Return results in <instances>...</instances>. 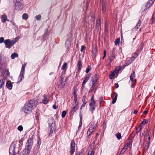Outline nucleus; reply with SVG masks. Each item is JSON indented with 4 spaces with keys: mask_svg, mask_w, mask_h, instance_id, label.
Here are the masks:
<instances>
[{
    "mask_svg": "<svg viewBox=\"0 0 155 155\" xmlns=\"http://www.w3.org/2000/svg\"><path fill=\"white\" fill-rule=\"evenodd\" d=\"M35 106V101L31 100L26 102L22 107V110L27 115L30 114Z\"/></svg>",
    "mask_w": 155,
    "mask_h": 155,
    "instance_id": "nucleus-1",
    "label": "nucleus"
},
{
    "mask_svg": "<svg viewBox=\"0 0 155 155\" xmlns=\"http://www.w3.org/2000/svg\"><path fill=\"white\" fill-rule=\"evenodd\" d=\"M48 123L50 130V134L55 133L56 129L55 121L52 118H49L48 120Z\"/></svg>",
    "mask_w": 155,
    "mask_h": 155,
    "instance_id": "nucleus-2",
    "label": "nucleus"
},
{
    "mask_svg": "<svg viewBox=\"0 0 155 155\" xmlns=\"http://www.w3.org/2000/svg\"><path fill=\"white\" fill-rule=\"evenodd\" d=\"M15 8L18 11L20 10L23 7V1L22 0H14Z\"/></svg>",
    "mask_w": 155,
    "mask_h": 155,
    "instance_id": "nucleus-3",
    "label": "nucleus"
},
{
    "mask_svg": "<svg viewBox=\"0 0 155 155\" xmlns=\"http://www.w3.org/2000/svg\"><path fill=\"white\" fill-rule=\"evenodd\" d=\"M33 138H29L26 142L25 147H27L28 150H31L33 146Z\"/></svg>",
    "mask_w": 155,
    "mask_h": 155,
    "instance_id": "nucleus-4",
    "label": "nucleus"
},
{
    "mask_svg": "<svg viewBox=\"0 0 155 155\" xmlns=\"http://www.w3.org/2000/svg\"><path fill=\"white\" fill-rule=\"evenodd\" d=\"M92 124L93 123L91 124V125H92ZM96 124H94V123L93 125L89 127V129L87 132V134L88 135V136H90L94 131L96 130Z\"/></svg>",
    "mask_w": 155,
    "mask_h": 155,
    "instance_id": "nucleus-5",
    "label": "nucleus"
},
{
    "mask_svg": "<svg viewBox=\"0 0 155 155\" xmlns=\"http://www.w3.org/2000/svg\"><path fill=\"white\" fill-rule=\"evenodd\" d=\"M75 143L74 140L71 141V143L70 151L71 155H73L75 152Z\"/></svg>",
    "mask_w": 155,
    "mask_h": 155,
    "instance_id": "nucleus-6",
    "label": "nucleus"
},
{
    "mask_svg": "<svg viewBox=\"0 0 155 155\" xmlns=\"http://www.w3.org/2000/svg\"><path fill=\"white\" fill-rule=\"evenodd\" d=\"M25 71V68H21V72L18 77V79L20 80L18 82V83L22 81V79H24Z\"/></svg>",
    "mask_w": 155,
    "mask_h": 155,
    "instance_id": "nucleus-7",
    "label": "nucleus"
},
{
    "mask_svg": "<svg viewBox=\"0 0 155 155\" xmlns=\"http://www.w3.org/2000/svg\"><path fill=\"white\" fill-rule=\"evenodd\" d=\"M4 43L5 45V48L9 49L12 47L10 39H7L5 40L4 41Z\"/></svg>",
    "mask_w": 155,
    "mask_h": 155,
    "instance_id": "nucleus-8",
    "label": "nucleus"
},
{
    "mask_svg": "<svg viewBox=\"0 0 155 155\" xmlns=\"http://www.w3.org/2000/svg\"><path fill=\"white\" fill-rule=\"evenodd\" d=\"M96 27L98 30L101 28V18H98L96 22Z\"/></svg>",
    "mask_w": 155,
    "mask_h": 155,
    "instance_id": "nucleus-9",
    "label": "nucleus"
},
{
    "mask_svg": "<svg viewBox=\"0 0 155 155\" xmlns=\"http://www.w3.org/2000/svg\"><path fill=\"white\" fill-rule=\"evenodd\" d=\"M117 97V94L116 93L114 92L111 95V97L113 99V101L112 103L113 104H114L116 102Z\"/></svg>",
    "mask_w": 155,
    "mask_h": 155,
    "instance_id": "nucleus-10",
    "label": "nucleus"
},
{
    "mask_svg": "<svg viewBox=\"0 0 155 155\" xmlns=\"http://www.w3.org/2000/svg\"><path fill=\"white\" fill-rule=\"evenodd\" d=\"M135 78V72L134 71H133V73L131 74L130 77V81H131V83L132 85L136 81V79H134Z\"/></svg>",
    "mask_w": 155,
    "mask_h": 155,
    "instance_id": "nucleus-11",
    "label": "nucleus"
},
{
    "mask_svg": "<svg viewBox=\"0 0 155 155\" xmlns=\"http://www.w3.org/2000/svg\"><path fill=\"white\" fill-rule=\"evenodd\" d=\"M95 102H91L90 103L89 105L90 106V110L93 113V111L95 110Z\"/></svg>",
    "mask_w": 155,
    "mask_h": 155,
    "instance_id": "nucleus-12",
    "label": "nucleus"
},
{
    "mask_svg": "<svg viewBox=\"0 0 155 155\" xmlns=\"http://www.w3.org/2000/svg\"><path fill=\"white\" fill-rule=\"evenodd\" d=\"M1 20L2 21L3 23L5 22L6 21H8L9 19L7 18V17L5 14H4L1 16Z\"/></svg>",
    "mask_w": 155,
    "mask_h": 155,
    "instance_id": "nucleus-13",
    "label": "nucleus"
},
{
    "mask_svg": "<svg viewBox=\"0 0 155 155\" xmlns=\"http://www.w3.org/2000/svg\"><path fill=\"white\" fill-rule=\"evenodd\" d=\"M31 150H29L27 147H25L22 152L23 155H29L31 152Z\"/></svg>",
    "mask_w": 155,
    "mask_h": 155,
    "instance_id": "nucleus-14",
    "label": "nucleus"
},
{
    "mask_svg": "<svg viewBox=\"0 0 155 155\" xmlns=\"http://www.w3.org/2000/svg\"><path fill=\"white\" fill-rule=\"evenodd\" d=\"M98 80V77L97 74H95L92 78L91 81L92 82V84H95L96 82Z\"/></svg>",
    "mask_w": 155,
    "mask_h": 155,
    "instance_id": "nucleus-15",
    "label": "nucleus"
},
{
    "mask_svg": "<svg viewBox=\"0 0 155 155\" xmlns=\"http://www.w3.org/2000/svg\"><path fill=\"white\" fill-rule=\"evenodd\" d=\"M6 86L7 88H8L10 90H11L12 89L13 85L10 81L7 82L6 84Z\"/></svg>",
    "mask_w": 155,
    "mask_h": 155,
    "instance_id": "nucleus-16",
    "label": "nucleus"
},
{
    "mask_svg": "<svg viewBox=\"0 0 155 155\" xmlns=\"http://www.w3.org/2000/svg\"><path fill=\"white\" fill-rule=\"evenodd\" d=\"M14 143V142H13L12 143L10 147H9V152H10V151H12V153H13L12 155H16V153L15 150L14 149H13L12 147V145H13V143Z\"/></svg>",
    "mask_w": 155,
    "mask_h": 155,
    "instance_id": "nucleus-17",
    "label": "nucleus"
},
{
    "mask_svg": "<svg viewBox=\"0 0 155 155\" xmlns=\"http://www.w3.org/2000/svg\"><path fill=\"white\" fill-rule=\"evenodd\" d=\"M78 105L74 104V106L72 108L71 113H73V114H74L78 108Z\"/></svg>",
    "mask_w": 155,
    "mask_h": 155,
    "instance_id": "nucleus-18",
    "label": "nucleus"
},
{
    "mask_svg": "<svg viewBox=\"0 0 155 155\" xmlns=\"http://www.w3.org/2000/svg\"><path fill=\"white\" fill-rule=\"evenodd\" d=\"M115 58V55L114 51L112 52V54L109 57L110 62L111 63L112 61Z\"/></svg>",
    "mask_w": 155,
    "mask_h": 155,
    "instance_id": "nucleus-19",
    "label": "nucleus"
},
{
    "mask_svg": "<svg viewBox=\"0 0 155 155\" xmlns=\"http://www.w3.org/2000/svg\"><path fill=\"white\" fill-rule=\"evenodd\" d=\"M5 81V78H1L0 80V89L2 88Z\"/></svg>",
    "mask_w": 155,
    "mask_h": 155,
    "instance_id": "nucleus-20",
    "label": "nucleus"
},
{
    "mask_svg": "<svg viewBox=\"0 0 155 155\" xmlns=\"http://www.w3.org/2000/svg\"><path fill=\"white\" fill-rule=\"evenodd\" d=\"M82 64L81 62V61L80 59H79L78 61V71H81V68H82Z\"/></svg>",
    "mask_w": 155,
    "mask_h": 155,
    "instance_id": "nucleus-21",
    "label": "nucleus"
},
{
    "mask_svg": "<svg viewBox=\"0 0 155 155\" xmlns=\"http://www.w3.org/2000/svg\"><path fill=\"white\" fill-rule=\"evenodd\" d=\"M102 7V11L103 12H104L106 11V7L107 6V3H103L101 4Z\"/></svg>",
    "mask_w": 155,
    "mask_h": 155,
    "instance_id": "nucleus-22",
    "label": "nucleus"
},
{
    "mask_svg": "<svg viewBox=\"0 0 155 155\" xmlns=\"http://www.w3.org/2000/svg\"><path fill=\"white\" fill-rule=\"evenodd\" d=\"M44 99L42 100V103L44 104H47L49 100L46 97L45 95H44Z\"/></svg>",
    "mask_w": 155,
    "mask_h": 155,
    "instance_id": "nucleus-23",
    "label": "nucleus"
},
{
    "mask_svg": "<svg viewBox=\"0 0 155 155\" xmlns=\"http://www.w3.org/2000/svg\"><path fill=\"white\" fill-rule=\"evenodd\" d=\"M122 68L121 67H118L116 68L114 70L116 74V76H117L119 72L120 71Z\"/></svg>",
    "mask_w": 155,
    "mask_h": 155,
    "instance_id": "nucleus-24",
    "label": "nucleus"
},
{
    "mask_svg": "<svg viewBox=\"0 0 155 155\" xmlns=\"http://www.w3.org/2000/svg\"><path fill=\"white\" fill-rule=\"evenodd\" d=\"M63 77L61 76L60 77V81H61V83L60 84V86H61L62 87H63L65 85V84H64L63 81Z\"/></svg>",
    "mask_w": 155,
    "mask_h": 155,
    "instance_id": "nucleus-25",
    "label": "nucleus"
},
{
    "mask_svg": "<svg viewBox=\"0 0 155 155\" xmlns=\"http://www.w3.org/2000/svg\"><path fill=\"white\" fill-rule=\"evenodd\" d=\"M108 25L107 24L105 25V27L104 29V32L106 35H107L108 33Z\"/></svg>",
    "mask_w": 155,
    "mask_h": 155,
    "instance_id": "nucleus-26",
    "label": "nucleus"
},
{
    "mask_svg": "<svg viewBox=\"0 0 155 155\" xmlns=\"http://www.w3.org/2000/svg\"><path fill=\"white\" fill-rule=\"evenodd\" d=\"M11 57L12 59H14L15 58L18 57V54L17 53L15 52L12 54Z\"/></svg>",
    "mask_w": 155,
    "mask_h": 155,
    "instance_id": "nucleus-27",
    "label": "nucleus"
},
{
    "mask_svg": "<svg viewBox=\"0 0 155 155\" xmlns=\"http://www.w3.org/2000/svg\"><path fill=\"white\" fill-rule=\"evenodd\" d=\"M142 126L141 125H140L139 127L137 128L136 129V132L137 134L142 129Z\"/></svg>",
    "mask_w": 155,
    "mask_h": 155,
    "instance_id": "nucleus-28",
    "label": "nucleus"
},
{
    "mask_svg": "<svg viewBox=\"0 0 155 155\" xmlns=\"http://www.w3.org/2000/svg\"><path fill=\"white\" fill-rule=\"evenodd\" d=\"M67 63H64L63 65H62L61 68V69H62L63 71H66L67 69Z\"/></svg>",
    "mask_w": 155,
    "mask_h": 155,
    "instance_id": "nucleus-29",
    "label": "nucleus"
},
{
    "mask_svg": "<svg viewBox=\"0 0 155 155\" xmlns=\"http://www.w3.org/2000/svg\"><path fill=\"white\" fill-rule=\"evenodd\" d=\"M28 14L25 13H24L22 16V18L24 20H26L28 18Z\"/></svg>",
    "mask_w": 155,
    "mask_h": 155,
    "instance_id": "nucleus-30",
    "label": "nucleus"
},
{
    "mask_svg": "<svg viewBox=\"0 0 155 155\" xmlns=\"http://www.w3.org/2000/svg\"><path fill=\"white\" fill-rule=\"evenodd\" d=\"M115 136L119 140L121 138V135L120 133L118 132L115 134Z\"/></svg>",
    "mask_w": 155,
    "mask_h": 155,
    "instance_id": "nucleus-31",
    "label": "nucleus"
},
{
    "mask_svg": "<svg viewBox=\"0 0 155 155\" xmlns=\"http://www.w3.org/2000/svg\"><path fill=\"white\" fill-rule=\"evenodd\" d=\"M91 75L89 74H86L85 77V78L84 79V81H85L87 82L89 80L90 77Z\"/></svg>",
    "mask_w": 155,
    "mask_h": 155,
    "instance_id": "nucleus-32",
    "label": "nucleus"
},
{
    "mask_svg": "<svg viewBox=\"0 0 155 155\" xmlns=\"http://www.w3.org/2000/svg\"><path fill=\"white\" fill-rule=\"evenodd\" d=\"M141 20H139L135 27L136 29H137L141 25Z\"/></svg>",
    "mask_w": 155,
    "mask_h": 155,
    "instance_id": "nucleus-33",
    "label": "nucleus"
},
{
    "mask_svg": "<svg viewBox=\"0 0 155 155\" xmlns=\"http://www.w3.org/2000/svg\"><path fill=\"white\" fill-rule=\"evenodd\" d=\"M84 153L82 150L79 151L78 153H76L75 155H84Z\"/></svg>",
    "mask_w": 155,
    "mask_h": 155,
    "instance_id": "nucleus-34",
    "label": "nucleus"
},
{
    "mask_svg": "<svg viewBox=\"0 0 155 155\" xmlns=\"http://www.w3.org/2000/svg\"><path fill=\"white\" fill-rule=\"evenodd\" d=\"M65 44L66 46L69 47L71 45L70 41L68 40H67L66 41Z\"/></svg>",
    "mask_w": 155,
    "mask_h": 155,
    "instance_id": "nucleus-35",
    "label": "nucleus"
},
{
    "mask_svg": "<svg viewBox=\"0 0 155 155\" xmlns=\"http://www.w3.org/2000/svg\"><path fill=\"white\" fill-rule=\"evenodd\" d=\"M151 5H150V4L149 3V2H147V4L146 6V8L144 10V11H145V10H147V9H148Z\"/></svg>",
    "mask_w": 155,
    "mask_h": 155,
    "instance_id": "nucleus-36",
    "label": "nucleus"
},
{
    "mask_svg": "<svg viewBox=\"0 0 155 155\" xmlns=\"http://www.w3.org/2000/svg\"><path fill=\"white\" fill-rule=\"evenodd\" d=\"M136 57L134 56L133 57L131 58L129 60V63L127 64V65L130 64L131 62H133V61L135 59Z\"/></svg>",
    "mask_w": 155,
    "mask_h": 155,
    "instance_id": "nucleus-37",
    "label": "nucleus"
},
{
    "mask_svg": "<svg viewBox=\"0 0 155 155\" xmlns=\"http://www.w3.org/2000/svg\"><path fill=\"white\" fill-rule=\"evenodd\" d=\"M66 113H67L66 111L65 110H64V111H63L62 113V114H61V117H63V118L64 117L66 114Z\"/></svg>",
    "mask_w": 155,
    "mask_h": 155,
    "instance_id": "nucleus-38",
    "label": "nucleus"
},
{
    "mask_svg": "<svg viewBox=\"0 0 155 155\" xmlns=\"http://www.w3.org/2000/svg\"><path fill=\"white\" fill-rule=\"evenodd\" d=\"M91 69V67L89 65L87 68L86 70V72L87 73L89 72L90 71Z\"/></svg>",
    "mask_w": 155,
    "mask_h": 155,
    "instance_id": "nucleus-39",
    "label": "nucleus"
},
{
    "mask_svg": "<svg viewBox=\"0 0 155 155\" xmlns=\"http://www.w3.org/2000/svg\"><path fill=\"white\" fill-rule=\"evenodd\" d=\"M74 104L78 105L79 103L77 101V97H74Z\"/></svg>",
    "mask_w": 155,
    "mask_h": 155,
    "instance_id": "nucleus-40",
    "label": "nucleus"
},
{
    "mask_svg": "<svg viewBox=\"0 0 155 155\" xmlns=\"http://www.w3.org/2000/svg\"><path fill=\"white\" fill-rule=\"evenodd\" d=\"M41 143V140L40 137H38V142L37 144L38 145L40 146Z\"/></svg>",
    "mask_w": 155,
    "mask_h": 155,
    "instance_id": "nucleus-41",
    "label": "nucleus"
},
{
    "mask_svg": "<svg viewBox=\"0 0 155 155\" xmlns=\"http://www.w3.org/2000/svg\"><path fill=\"white\" fill-rule=\"evenodd\" d=\"M18 130L20 131H21L23 130V127L21 125H20L18 127Z\"/></svg>",
    "mask_w": 155,
    "mask_h": 155,
    "instance_id": "nucleus-42",
    "label": "nucleus"
},
{
    "mask_svg": "<svg viewBox=\"0 0 155 155\" xmlns=\"http://www.w3.org/2000/svg\"><path fill=\"white\" fill-rule=\"evenodd\" d=\"M17 143V142L16 141L15 143L14 144L13 143L12 145V147L13 149H14L15 150L17 148L16 147V144Z\"/></svg>",
    "mask_w": 155,
    "mask_h": 155,
    "instance_id": "nucleus-43",
    "label": "nucleus"
},
{
    "mask_svg": "<svg viewBox=\"0 0 155 155\" xmlns=\"http://www.w3.org/2000/svg\"><path fill=\"white\" fill-rule=\"evenodd\" d=\"M38 20H39L41 19V16L40 15H37L35 17Z\"/></svg>",
    "mask_w": 155,
    "mask_h": 155,
    "instance_id": "nucleus-44",
    "label": "nucleus"
},
{
    "mask_svg": "<svg viewBox=\"0 0 155 155\" xmlns=\"http://www.w3.org/2000/svg\"><path fill=\"white\" fill-rule=\"evenodd\" d=\"M120 42V39L119 38H117L116 39L115 41V44L116 45H117V44H119Z\"/></svg>",
    "mask_w": 155,
    "mask_h": 155,
    "instance_id": "nucleus-45",
    "label": "nucleus"
},
{
    "mask_svg": "<svg viewBox=\"0 0 155 155\" xmlns=\"http://www.w3.org/2000/svg\"><path fill=\"white\" fill-rule=\"evenodd\" d=\"M87 101H84L83 102L82 104L81 105V107L80 108V110H81L82 107H85V105L86 104Z\"/></svg>",
    "mask_w": 155,
    "mask_h": 155,
    "instance_id": "nucleus-46",
    "label": "nucleus"
},
{
    "mask_svg": "<svg viewBox=\"0 0 155 155\" xmlns=\"http://www.w3.org/2000/svg\"><path fill=\"white\" fill-rule=\"evenodd\" d=\"M142 45H140L139 48L137 49V51L139 52H140L142 50Z\"/></svg>",
    "mask_w": 155,
    "mask_h": 155,
    "instance_id": "nucleus-47",
    "label": "nucleus"
},
{
    "mask_svg": "<svg viewBox=\"0 0 155 155\" xmlns=\"http://www.w3.org/2000/svg\"><path fill=\"white\" fill-rule=\"evenodd\" d=\"M15 43V41L14 40H13L12 41L11 40V47H12Z\"/></svg>",
    "mask_w": 155,
    "mask_h": 155,
    "instance_id": "nucleus-48",
    "label": "nucleus"
},
{
    "mask_svg": "<svg viewBox=\"0 0 155 155\" xmlns=\"http://www.w3.org/2000/svg\"><path fill=\"white\" fill-rule=\"evenodd\" d=\"M92 51L93 54L94 55L95 54H96L97 52V51L96 48H94L93 49Z\"/></svg>",
    "mask_w": 155,
    "mask_h": 155,
    "instance_id": "nucleus-49",
    "label": "nucleus"
},
{
    "mask_svg": "<svg viewBox=\"0 0 155 155\" xmlns=\"http://www.w3.org/2000/svg\"><path fill=\"white\" fill-rule=\"evenodd\" d=\"M5 41L4 38L3 37H1L0 38V43H2L3 42L4 43V41Z\"/></svg>",
    "mask_w": 155,
    "mask_h": 155,
    "instance_id": "nucleus-50",
    "label": "nucleus"
},
{
    "mask_svg": "<svg viewBox=\"0 0 155 155\" xmlns=\"http://www.w3.org/2000/svg\"><path fill=\"white\" fill-rule=\"evenodd\" d=\"M147 122V120L146 119H144L143 121L141 122V124H145Z\"/></svg>",
    "mask_w": 155,
    "mask_h": 155,
    "instance_id": "nucleus-51",
    "label": "nucleus"
},
{
    "mask_svg": "<svg viewBox=\"0 0 155 155\" xmlns=\"http://www.w3.org/2000/svg\"><path fill=\"white\" fill-rule=\"evenodd\" d=\"M86 48V47L84 45H82L81 48V51L83 52Z\"/></svg>",
    "mask_w": 155,
    "mask_h": 155,
    "instance_id": "nucleus-52",
    "label": "nucleus"
},
{
    "mask_svg": "<svg viewBox=\"0 0 155 155\" xmlns=\"http://www.w3.org/2000/svg\"><path fill=\"white\" fill-rule=\"evenodd\" d=\"M94 85V84H92V86L91 87L90 89V91H93L94 90V89L95 87Z\"/></svg>",
    "mask_w": 155,
    "mask_h": 155,
    "instance_id": "nucleus-53",
    "label": "nucleus"
},
{
    "mask_svg": "<svg viewBox=\"0 0 155 155\" xmlns=\"http://www.w3.org/2000/svg\"><path fill=\"white\" fill-rule=\"evenodd\" d=\"M154 1L155 0H150L148 2L150 4V5H152L153 4Z\"/></svg>",
    "mask_w": 155,
    "mask_h": 155,
    "instance_id": "nucleus-54",
    "label": "nucleus"
},
{
    "mask_svg": "<svg viewBox=\"0 0 155 155\" xmlns=\"http://www.w3.org/2000/svg\"><path fill=\"white\" fill-rule=\"evenodd\" d=\"M87 82V81L84 80V81L82 83V88H84V85L86 84V83Z\"/></svg>",
    "mask_w": 155,
    "mask_h": 155,
    "instance_id": "nucleus-55",
    "label": "nucleus"
},
{
    "mask_svg": "<svg viewBox=\"0 0 155 155\" xmlns=\"http://www.w3.org/2000/svg\"><path fill=\"white\" fill-rule=\"evenodd\" d=\"M87 82V81L84 80V81L82 83V88H84V85L86 84V83Z\"/></svg>",
    "mask_w": 155,
    "mask_h": 155,
    "instance_id": "nucleus-56",
    "label": "nucleus"
},
{
    "mask_svg": "<svg viewBox=\"0 0 155 155\" xmlns=\"http://www.w3.org/2000/svg\"><path fill=\"white\" fill-rule=\"evenodd\" d=\"M100 4H102L103 3H107V2H105L104 0H100Z\"/></svg>",
    "mask_w": 155,
    "mask_h": 155,
    "instance_id": "nucleus-57",
    "label": "nucleus"
},
{
    "mask_svg": "<svg viewBox=\"0 0 155 155\" xmlns=\"http://www.w3.org/2000/svg\"><path fill=\"white\" fill-rule=\"evenodd\" d=\"M115 74H116V73L115 72V71H113L112 72H111V74L110 75L114 77Z\"/></svg>",
    "mask_w": 155,
    "mask_h": 155,
    "instance_id": "nucleus-58",
    "label": "nucleus"
},
{
    "mask_svg": "<svg viewBox=\"0 0 155 155\" xmlns=\"http://www.w3.org/2000/svg\"><path fill=\"white\" fill-rule=\"evenodd\" d=\"M127 148L126 147V146H124V147L123 148L122 150H123L125 152V151L127 149Z\"/></svg>",
    "mask_w": 155,
    "mask_h": 155,
    "instance_id": "nucleus-59",
    "label": "nucleus"
},
{
    "mask_svg": "<svg viewBox=\"0 0 155 155\" xmlns=\"http://www.w3.org/2000/svg\"><path fill=\"white\" fill-rule=\"evenodd\" d=\"M44 34L45 35V36L48 35V31L47 30H45Z\"/></svg>",
    "mask_w": 155,
    "mask_h": 155,
    "instance_id": "nucleus-60",
    "label": "nucleus"
},
{
    "mask_svg": "<svg viewBox=\"0 0 155 155\" xmlns=\"http://www.w3.org/2000/svg\"><path fill=\"white\" fill-rule=\"evenodd\" d=\"M86 98V96H84L83 97L82 99V101L84 102V101H86L85 100V98Z\"/></svg>",
    "mask_w": 155,
    "mask_h": 155,
    "instance_id": "nucleus-61",
    "label": "nucleus"
},
{
    "mask_svg": "<svg viewBox=\"0 0 155 155\" xmlns=\"http://www.w3.org/2000/svg\"><path fill=\"white\" fill-rule=\"evenodd\" d=\"M130 143H128L126 144V145H125V146H126L127 147V148L130 147Z\"/></svg>",
    "mask_w": 155,
    "mask_h": 155,
    "instance_id": "nucleus-62",
    "label": "nucleus"
},
{
    "mask_svg": "<svg viewBox=\"0 0 155 155\" xmlns=\"http://www.w3.org/2000/svg\"><path fill=\"white\" fill-rule=\"evenodd\" d=\"M82 124V120H80L79 125V126L81 127Z\"/></svg>",
    "mask_w": 155,
    "mask_h": 155,
    "instance_id": "nucleus-63",
    "label": "nucleus"
},
{
    "mask_svg": "<svg viewBox=\"0 0 155 155\" xmlns=\"http://www.w3.org/2000/svg\"><path fill=\"white\" fill-rule=\"evenodd\" d=\"M147 113L148 111L147 110H145L143 112V114H146Z\"/></svg>",
    "mask_w": 155,
    "mask_h": 155,
    "instance_id": "nucleus-64",
    "label": "nucleus"
}]
</instances>
